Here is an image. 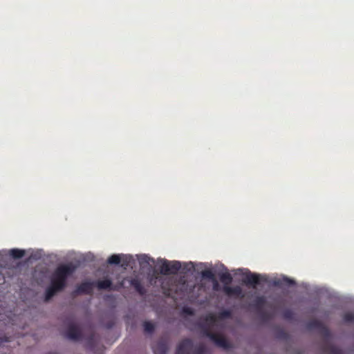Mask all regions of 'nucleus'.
Instances as JSON below:
<instances>
[{"mask_svg":"<svg viewBox=\"0 0 354 354\" xmlns=\"http://www.w3.org/2000/svg\"><path fill=\"white\" fill-rule=\"evenodd\" d=\"M77 266L72 263L58 266L51 276L50 286L45 292V299L48 301L57 292L62 291L66 286L67 279L76 270Z\"/></svg>","mask_w":354,"mask_h":354,"instance_id":"nucleus-1","label":"nucleus"},{"mask_svg":"<svg viewBox=\"0 0 354 354\" xmlns=\"http://www.w3.org/2000/svg\"><path fill=\"white\" fill-rule=\"evenodd\" d=\"M309 330H317L318 332L324 337L325 343L322 346V350L327 354H344L340 348L328 342L330 338V332L329 329L320 321L313 319L306 324Z\"/></svg>","mask_w":354,"mask_h":354,"instance_id":"nucleus-2","label":"nucleus"},{"mask_svg":"<svg viewBox=\"0 0 354 354\" xmlns=\"http://www.w3.org/2000/svg\"><path fill=\"white\" fill-rule=\"evenodd\" d=\"M219 279L223 283L222 288L223 292L228 297H234L236 298L243 299L245 295L241 286H230L233 281L232 274L227 271L219 274Z\"/></svg>","mask_w":354,"mask_h":354,"instance_id":"nucleus-3","label":"nucleus"},{"mask_svg":"<svg viewBox=\"0 0 354 354\" xmlns=\"http://www.w3.org/2000/svg\"><path fill=\"white\" fill-rule=\"evenodd\" d=\"M203 336L208 337L217 346L227 349L230 348V344L227 339L221 334L213 333L209 329V326L203 325Z\"/></svg>","mask_w":354,"mask_h":354,"instance_id":"nucleus-4","label":"nucleus"},{"mask_svg":"<svg viewBox=\"0 0 354 354\" xmlns=\"http://www.w3.org/2000/svg\"><path fill=\"white\" fill-rule=\"evenodd\" d=\"M244 278L243 279V283L252 288H256L257 286L260 285L261 282H266L267 279L266 277L262 276L259 274L251 272L250 270H247L245 273L243 274Z\"/></svg>","mask_w":354,"mask_h":354,"instance_id":"nucleus-5","label":"nucleus"},{"mask_svg":"<svg viewBox=\"0 0 354 354\" xmlns=\"http://www.w3.org/2000/svg\"><path fill=\"white\" fill-rule=\"evenodd\" d=\"M193 346V341L191 339H184L177 346L175 354H190Z\"/></svg>","mask_w":354,"mask_h":354,"instance_id":"nucleus-6","label":"nucleus"},{"mask_svg":"<svg viewBox=\"0 0 354 354\" xmlns=\"http://www.w3.org/2000/svg\"><path fill=\"white\" fill-rule=\"evenodd\" d=\"M66 336L69 339L78 341L82 339V333L78 326L74 324H71L66 332Z\"/></svg>","mask_w":354,"mask_h":354,"instance_id":"nucleus-7","label":"nucleus"},{"mask_svg":"<svg viewBox=\"0 0 354 354\" xmlns=\"http://www.w3.org/2000/svg\"><path fill=\"white\" fill-rule=\"evenodd\" d=\"M96 286L100 290H118L117 286H113L112 281L109 279L99 280L96 282Z\"/></svg>","mask_w":354,"mask_h":354,"instance_id":"nucleus-8","label":"nucleus"},{"mask_svg":"<svg viewBox=\"0 0 354 354\" xmlns=\"http://www.w3.org/2000/svg\"><path fill=\"white\" fill-rule=\"evenodd\" d=\"M273 284L280 288L290 287L295 285V281L287 277H283L282 278L275 279L273 281Z\"/></svg>","mask_w":354,"mask_h":354,"instance_id":"nucleus-9","label":"nucleus"},{"mask_svg":"<svg viewBox=\"0 0 354 354\" xmlns=\"http://www.w3.org/2000/svg\"><path fill=\"white\" fill-rule=\"evenodd\" d=\"M93 290V283L91 282H83L77 288L76 291L80 294H91Z\"/></svg>","mask_w":354,"mask_h":354,"instance_id":"nucleus-10","label":"nucleus"},{"mask_svg":"<svg viewBox=\"0 0 354 354\" xmlns=\"http://www.w3.org/2000/svg\"><path fill=\"white\" fill-rule=\"evenodd\" d=\"M167 351V344L162 340L159 341L153 347V351L155 354H166Z\"/></svg>","mask_w":354,"mask_h":354,"instance_id":"nucleus-11","label":"nucleus"},{"mask_svg":"<svg viewBox=\"0 0 354 354\" xmlns=\"http://www.w3.org/2000/svg\"><path fill=\"white\" fill-rule=\"evenodd\" d=\"M169 261L167 259L158 260L159 271L161 274L169 275Z\"/></svg>","mask_w":354,"mask_h":354,"instance_id":"nucleus-12","label":"nucleus"},{"mask_svg":"<svg viewBox=\"0 0 354 354\" xmlns=\"http://www.w3.org/2000/svg\"><path fill=\"white\" fill-rule=\"evenodd\" d=\"M217 320V317L213 314L209 313L205 317V322L200 324V327L201 328V333L203 334V325L206 324V326H209V329L211 330V326H213Z\"/></svg>","mask_w":354,"mask_h":354,"instance_id":"nucleus-13","label":"nucleus"},{"mask_svg":"<svg viewBox=\"0 0 354 354\" xmlns=\"http://www.w3.org/2000/svg\"><path fill=\"white\" fill-rule=\"evenodd\" d=\"M130 284L140 295H144L145 294V289L138 279H132L130 281Z\"/></svg>","mask_w":354,"mask_h":354,"instance_id":"nucleus-14","label":"nucleus"},{"mask_svg":"<svg viewBox=\"0 0 354 354\" xmlns=\"http://www.w3.org/2000/svg\"><path fill=\"white\" fill-rule=\"evenodd\" d=\"M181 268V264L179 261H169V275L176 274Z\"/></svg>","mask_w":354,"mask_h":354,"instance_id":"nucleus-15","label":"nucleus"},{"mask_svg":"<svg viewBox=\"0 0 354 354\" xmlns=\"http://www.w3.org/2000/svg\"><path fill=\"white\" fill-rule=\"evenodd\" d=\"M266 299L263 296H260V297H257L253 304H252V306L256 308L257 310H261L262 308H263V306H265L266 304Z\"/></svg>","mask_w":354,"mask_h":354,"instance_id":"nucleus-16","label":"nucleus"},{"mask_svg":"<svg viewBox=\"0 0 354 354\" xmlns=\"http://www.w3.org/2000/svg\"><path fill=\"white\" fill-rule=\"evenodd\" d=\"M9 254L14 259H19L25 255V250L18 248H13L9 250Z\"/></svg>","mask_w":354,"mask_h":354,"instance_id":"nucleus-17","label":"nucleus"},{"mask_svg":"<svg viewBox=\"0 0 354 354\" xmlns=\"http://www.w3.org/2000/svg\"><path fill=\"white\" fill-rule=\"evenodd\" d=\"M201 274L203 279H209L211 281L216 279L214 273L211 269H205L202 270Z\"/></svg>","mask_w":354,"mask_h":354,"instance_id":"nucleus-18","label":"nucleus"},{"mask_svg":"<svg viewBox=\"0 0 354 354\" xmlns=\"http://www.w3.org/2000/svg\"><path fill=\"white\" fill-rule=\"evenodd\" d=\"M143 327L145 333L147 334H151L155 330V324L149 321H145L143 323Z\"/></svg>","mask_w":354,"mask_h":354,"instance_id":"nucleus-19","label":"nucleus"},{"mask_svg":"<svg viewBox=\"0 0 354 354\" xmlns=\"http://www.w3.org/2000/svg\"><path fill=\"white\" fill-rule=\"evenodd\" d=\"M121 261V257L119 254H112L107 259V263L111 265H118Z\"/></svg>","mask_w":354,"mask_h":354,"instance_id":"nucleus-20","label":"nucleus"},{"mask_svg":"<svg viewBox=\"0 0 354 354\" xmlns=\"http://www.w3.org/2000/svg\"><path fill=\"white\" fill-rule=\"evenodd\" d=\"M232 317V312L230 310H223L218 313L217 318L219 319H228Z\"/></svg>","mask_w":354,"mask_h":354,"instance_id":"nucleus-21","label":"nucleus"},{"mask_svg":"<svg viewBox=\"0 0 354 354\" xmlns=\"http://www.w3.org/2000/svg\"><path fill=\"white\" fill-rule=\"evenodd\" d=\"M139 261L141 265L144 263L149 264L150 263H154V259L146 254H143L139 258Z\"/></svg>","mask_w":354,"mask_h":354,"instance_id":"nucleus-22","label":"nucleus"},{"mask_svg":"<svg viewBox=\"0 0 354 354\" xmlns=\"http://www.w3.org/2000/svg\"><path fill=\"white\" fill-rule=\"evenodd\" d=\"M283 317L285 319H287V320H291L293 319L294 317V313L293 312L290 310V309H287V310H285L283 312Z\"/></svg>","mask_w":354,"mask_h":354,"instance_id":"nucleus-23","label":"nucleus"},{"mask_svg":"<svg viewBox=\"0 0 354 354\" xmlns=\"http://www.w3.org/2000/svg\"><path fill=\"white\" fill-rule=\"evenodd\" d=\"M343 319L345 322H348V323L354 322V313H346L344 315Z\"/></svg>","mask_w":354,"mask_h":354,"instance_id":"nucleus-24","label":"nucleus"},{"mask_svg":"<svg viewBox=\"0 0 354 354\" xmlns=\"http://www.w3.org/2000/svg\"><path fill=\"white\" fill-rule=\"evenodd\" d=\"M205 352H206L205 346L203 344H200L195 348L194 353V354H205Z\"/></svg>","mask_w":354,"mask_h":354,"instance_id":"nucleus-25","label":"nucleus"},{"mask_svg":"<svg viewBox=\"0 0 354 354\" xmlns=\"http://www.w3.org/2000/svg\"><path fill=\"white\" fill-rule=\"evenodd\" d=\"M212 289L214 291L218 292L221 290V286H220L216 279H214V280H212Z\"/></svg>","mask_w":354,"mask_h":354,"instance_id":"nucleus-26","label":"nucleus"},{"mask_svg":"<svg viewBox=\"0 0 354 354\" xmlns=\"http://www.w3.org/2000/svg\"><path fill=\"white\" fill-rule=\"evenodd\" d=\"M183 311L187 315H193V310L189 308H183Z\"/></svg>","mask_w":354,"mask_h":354,"instance_id":"nucleus-27","label":"nucleus"},{"mask_svg":"<svg viewBox=\"0 0 354 354\" xmlns=\"http://www.w3.org/2000/svg\"><path fill=\"white\" fill-rule=\"evenodd\" d=\"M94 336H95L94 334H93L92 335H91V337L88 339V344L89 345V346L91 348L92 347L93 343L94 342Z\"/></svg>","mask_w":354,"mask_h":354,"instance_id":"nucleus-28","label":"nucleus"},{"mask_svg":"<svg viewBox=\"0 0 354 354\" xmlns=\"http://www.w3.org/2000/svg\"><path fill=\"white\" fill-rule=\"evenodd\" d=\"M129 259H128L127 257H125L124 259H123L122 261V266L123 267H126V266H129Z\"/></svg>","mask_w":354,"mask_h":354,"instance_id":"nucleus-29","label":"nucleus"},{"mask_svg":"<svg viewBox=\"0 0 354 354\" xmlns=\"http://www.w3.org/2000/svg\"><path fill=\"white\" fill-rule=\"evenodd\" d=\"M8 338L6 337H0V346L1 345V344L3 342H8Z\"/></svg>","mask_w":354,"mask_h":354,"instance_id":"nucleus-30","label":"nucleus"},{"mask_svg":"<svg viewBox=\"0 0 354 354\" xmlns=\"http://www.w3.org/2000/svg\"><path fill=\"white\" fill-rule=\"evenodd\" d=\"M280 334H281V337L283 338H286L287 336L286 333H285L284 331H281Z\"/></svg>","mask_w":354,"mask_h":354,"instance_id":"nucleus-31","label":"nucleus"},{"mask_svg":"<svg viewBox=\"0 0 354 354\" xmlns=\"http://www.w3.org/2000/svg\"><path fill=\"white\" fill-rule=\"evenodd\" d=\"M47 354H57V353H48Z\"/></svg>","mask_w":354,"mask_h":354,"instance_id":"nucleus-32","label":"nucleus"},{"mask_svg":"<svg viewBox=\"0 0 354 354\" xmlns=\"http://www.w3.org/2000/svg\"><path fill=\"white\" fill-rule=\"evenodd\" d=\"M123 286V283H121L120 285V287H122Z\"/></svg>","mask_w":354,"mask_h":354,"instance_id":"nucleus-33","label":"nucleus"}]
</instances>
